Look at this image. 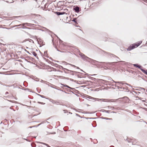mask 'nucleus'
<instances>
[{"label": "nucleus", "instance_id": "63", "mask_svg": "<svg viewBox=\"0 0 147 147\" xmlns=\"http://www.w3.org/2000/svg\"><path fill=\"white\" fill-rule=\"evenodd\" d=\"M43 58H44V59H45V60H47L49 61V60H48V59H47L46 58H44V57H43Z\"/></svg>", "mask_w": 147, "mask_h": 147}, {"label": "nucleus", "instance_id": "36", "mask_svg": "<svg viewBox=\"0 0 147 147\" xmlns=\"http://www.w3.org/2000/svg\"><path fill=\"white\" fill-rule=\"evenodd\" d=\"M53 44L54 45V46L56 49H57V50L58 51H59L57 48V47L55 45L54 42L53 43Z\"/></svg>", "mask_w": 147, "mask_h": 147}, {"label": "nucleus", "instance_id": "46", "mask_svg": "<svg viewBox=\"0 0 147 147\" xmlns=\"http://www.w3.org/2000/svg\"><path fill=\"white\" fill-rule=\"evenodd\" d=\"M104 119H107V120H109L111 119V118H107V117H105L104 118Z\"/></svg>", "mask_w": 147, "mask_h": 147}, {"label": "nucleus", "instance_id": "57", "mask_svg": "<svg viewBox=\"0 0 147 147\" xmlns=\"http://www.w3.org/2000/svg\"><path fill=\"white\" fill-rule=\"evenodd\" d=\"M18 61H19V62H22V61L21 60H18Z\"/></svg>", "mask_w": 147, "mask_h": 147}, {"label": "nucleus", "instance_id": "58", "mask_svg": "<svg viewBox=\"0 0 147 147\" xmlns=\"http://www.w3.org/2000/svg\"><path fill=\"white\" fill-rule=\"evenodd\" d=\"M44 123L43 122H42L41 123L39 124H38V126H39V125H40L41 124H42V123Z\"/></svg>", "mask_w": 147, "mask_h": 147}, {"label": "nucleus", "instance_id": "30", "mask_svg": "<svg viewBox=\"0 0 147 147\" xmlns=\"http://www.w3.org/2000/svg\"><path fill=\"white\" fill-rule=\"evenodd\" d=\"M24 25H24V26H23V28H23V29H25V28H26V29H30V28H28V27H27L26 26H24Z\"/></svg>", "mask_w": 147, "mask_h": 147}, {"label": "nucleus", "instance_id": "7", "mask_svg": "<svg viewBox=\"0 0 147 147\" xmlns=\"http://www.w3.org/2000/svg\"><path fill=\"white\" fill-rule=\"evenodd\" d=\"M24 24L26 25L27 26H28L30 27H32L33 28L35 27L36 26H38V25L32 23H24Z\"/></svg>", "mask_w": 147, "mask_h": 147}, {"label": "nucleus", "instance_id": "18", "mask_svg": "<svg viewBox=\"0 0 147 147\" xmlns=\"http://www.w3.org/2000/svg\"><path fill=\"white\" fill-rule=\"evenodd\" d=\"M100 111H102L103 112H105L109 113L110 112V111L106 110H104V109L100 110Z\"/></svg>", "mask_w": 147, "mask_h": 147}, {"label": "nucleus", "instance_id": "28", "mask_svg": "<svg viewBox=\"0 0 147 147\" xmlns=\"http://www.w3.org/2000/svg\"><path fill=\"white\" fill-rule=\"evenodd\" d=\"M31 146L32 147H35L36 145L35 143H33L31 144Z\"/></svg>", "mask_w": 147, "mask_h": 147}, {"label": "nucleus", "instance_id": "15", "mask_svg": "<svg viewBox=\"0 0 147 147\" xmlns=\"http://www.w3.org/2000/svg\"><path fill=\"white\" fill-rule=\"evenodd\" d=\"M72 71V72H71V74L73 75H74V74H77L78 73H80L79 72L75 71Z\"/></svg>", "mask_w": 147, "mask_h": 147}, {"label": "nucleus", "instance_id": "31", "mask_svg": "<svg viewBox=\"0 0 147 147\" xmlns=\"http://www.w3.org/2000/svg\"><path fill=\"white\" fill-rule=\"evenodd\" d=\"M116 87H117L118 89H122V87H119L118 86H117L116 85H115Z\"/></svg>", "mask_w": 147, "mask_h": 147}, {"label": "nucleus", "instance_id": "59", "mask_svg": "<svg viewBox=\"0 0 147 147\" xmlns=\"http://www.w3.org/2000/svg\"><path fill=\"white\" fill-rule=\"evenodd\" d=\"M24 139L26 140V141H28V142H30V141L28 140L27 139Z\"/></svg>", "mask_w": 147, "mask_h": 147}, {"label": "nucleus", "instance_id": "37", "mask_svg": "<svg viewBox=\"0 0 147 147\" xmlns=\"http://www.w3.org/2000/svg\"><path fill=\"white\" fill-rule=\"evenodd\" d=\"M90 78L92 79L93 80H94V81H96V78H92L91 77H90Z\"/></svg>", "mask_w": 147, "mask_h": 147}, {"label": "nucleus", "instance_id": "24", "mask_svg": "<svg viewBox=\"0 0 147 147\" xmlns=\"http://www.w3.org/2000/svg\"><path fill=\"white\" fill-rule=\"evenodd\" d=\"M68 129V126H65L63 129L64 131H67Z\"/></svg>", "mask_w": 147, "mask_h": 147}, {"label": "nucleus", "instance_id": "48", "mask_svg": "<svg viewBox=\"0 0 147 147\" xmlns=\"http://www.w3.org/2000/svg\"><path fill=\"white\" fill-rule=\"evenodd\" d=\"M25 82H25V81L24 82V84H23V85H24V86H25V87H27V85H26V84H24Z\"/></svg>", "mask_w": 147, "mask_h": 147}, {"label": "nucleus", "instance_id": "35", "mask_svg": "<svg viewBox=\"0 0 147 147\" xmlns=\"http://www.w3.org/2000/svg\"><path fill=\"white\" fill-rule=\"evenodd\" d=\"M100 100H101L102 101L104 102H107V101H106L105 100H107L104 99H101Z\"/></svg>", "mask_w": 147, "mask_h": 147}, {"label": "nucleus", "instance_id": "45", "mask_svg": "<svg viewBox=\"0 0 147 147\" xmlns=\"http://www.w3.org/2000/svg\"><path fill=\"white\" fill-rule=\"evenodd\" d=\"M122 88L123 89V90H127V88H128L127 87H126V88H125L124 87H122Z\"/></svg>", "mask_w": 147, "mask_h": 147}, {"label": "nucleus", "instance_id": "62", "mask_svg": "<svg viewBox=\"0 0 147 147\" xmlns=\"http://www.w3.org/2000/svg\"><path fill=\"white\" fill-rule=\"evenodd\" d=\"M63 111L64 112H67V110H63Z\"/></svg>", "mask_w": 147, "mask_h": 147}, {"label": "nucleus", "instance_id": "27", "mask_svg": "<svg viewBox=\"0 0 147 147\" xmlns=\"http://www.w3.org/2000/svg\"><path fill=\"white\" fill-rule=\"evenodd\" d=\"M58 67L59 68V69H62L63 70L64 68L61 65H58Z\"/></svg>", "mask_w": 147, "mask_h": 147}, {"label": "nucleus", "instance_id": "53", "mask_svg": "<svg viewBox=\"0 0 147 147\" xmlns=\"http://www.w3.org/2000/svg\"><path fill=\"white\" fill-rule=\"evenodd\" d=\"M9 94L8 92H5V95H7V94Z\"/></svg>", "mask_w": 147, "mask_h": 147}, {"label": "nucleus", "instance_id": "22", "mask_svg": "<svg viewBox=\"0 0 147 147\" xmlns=\"http://www.w3.org/2000/svg\"><path fill=\"white\" fill-rule=\"evenodd\" d=\"M45 28L46 29V31H47L48 32V33L49 34H50V35H51V34H52V32L50 30H49L47 29H46V28Z\"/></svg>", "mask_w": 147, "mask_h": 147}, {"label": "nucleus", "instance_id": "23", "mask_svg": "<svg viewBox=\"0 0 147 147\" xmlns=\"http://www.w3.org/2000/svg\"><path fill=\"white\" fill-rule=\"evenodd\" d=\"M86 97L89 99H92L93 100H95V99H96V98H94L92 97H91V96H87Z\"/></svg>", "mask_w": 147, "mask_h": 147}, {"label": "nucleus", "instance_id": "8", "mask_svg": "<svg viewBox=\"0 0 147 147\" xmlns=\"http://www.w3.org/2000/svg\"><path fill=\"white\" fill-rule=\"evenodd\" d=\"M50 101L53 104H55L57 105H61V102H60L57 101L56 100H55L53 99L50 100Z\"/></svg>", "mask_w": 147, "mask_h": 147}, {"label": "nucleus", "instance_id": "10", "mask_svg": "<svg viewBox=\"0 0 147 147\" xmlns=\"http://www.w3.org/2000/svg\"><path fill=\"white\" fill-rule=\"evenodd\" d=\"M63 70V71L66 73L67 74H71V72L72 71V70H69L67 69L64 68Z\"/></svg>", "mask_w": 147, "mask_h": 147}, {"label": "nucleus", "instance_id": "11", "mask_svg": "<svg viewBox=\"0 0 147 147\" xmlns=\"http://www.w3.org/2000/svg\"><path fill=\"white\" fill-rule=\"evenodd\" d=\"M63 63H64V65H71V66L73 67H76V68L77 69H80V68L78 67H76V66L74 65H72V64H69V63H67V62H65V61H63Z\"/></svg>", "mask_w": 147, "mask_h": 147}, {"label": "nucleus", "instance_id": "3", "mask_svg": "<svg viewBox=\"0 0 147 147\" xmlns=\"http://www.w3.org/2000/svg\"><path fill=\"white\" fill-rule=\"evenodd\" d=\"M109 80H112L113 81V82H115V83H118L121 84V85H120V86H121V85L125 86V85H127L128 86H130V84H128L126 83H125L124 82H115L113 80V79L111 78L109 79Z\"/></svg>", "mask_w": 147, "mask_h": 147}, {"label": "nucleus", "instance_id": "41", "mask_svg": "<svg viewBox=\"0 0 147 147\" xmlns=\"http://www.w3.org/2000/svg\"><path fill=\"white\" fill-rule=\"evenodd\" d=\"M26 58H29V59L31 60H32L33 59L31 57H26Z\"/></svg>", "mask_w": 147, "mask_h": 147}, {"label": "nucleus", "instance_id": "40", "mask_svg": "<svg viewBox=\"0 0 147 147\" xmlns=\"http://www.w3.org/2000/svg\"><path fill=\"white\" fill-rule=\"evenodd\" d=\"M38 103L39 104H42V105H44V104H45V103H43L42 102H38Z\"/></svg>", "mask_w": 147, "mask_h": 147}, {"label": "nucleus", "instance_id": "38", "mask_svg": "<svg viewBox=\"0 0 147 147\" xmlns=\"http://www.w3.org/2000/svg\"><path fill=\"white\" fill-rule=\"evenodd\" d=\"M40 82H42V83H45V82H47L46 81H44V80H41Z\"/></svg>", "mask_w": 147, "mask_h": 147}, {"label": "nucleus", "instance_id": "2", "mask_svg": "<svg viewBox=\"0 0 147 147\" xmlns=\"http://www.w3.org/2000/svg\"><path fill=\"white\" fill-rule=\"evenodd\" d=\"M142 41H139L136 43L130 45L127 49L128 51H130L138 47L142 43Z\"/></svg>", "mask_w": 147, "mask_h": 147}, {"label": "nucleus", "instance_id": "64", "mask_svg": "<svg viewBox=\"0 0 147 147\" xmlns=\"http://www.w3.org/2000/svg\"><path fill=\"white\" fill-rule=\"evenodd\" d=\"M110 147H114L113 146H111Z\"/></svg>", "mask_w": 147, "mask_h": 147}, {"label": "nucleus", "instance_id": "39", "mask_svg": "<svg viewBox=\"0 0 147 147\" xmlns=\"http://www.w3.org/2000/svg\"><path fill=\"white\" fill-rule=\"evenodd\" d=\"M5 85V86H7V87L8 86V87H11V86H13L14 85V84L13 85Z\"/></svg>", "mask_w": 147, "mask_h": 147}, {"label": "nucleus", "instance_id": "32", "mask_svg": "<svg viewBox=\"0 0 147 147\" xmlns=\"http://www.w3.org/2000/svg\"><path fill=\"white\" fill-rule=\"evenodd\" d=\"M57 71V70L56 69H55V68H53V70H49V71Z\"/></svg>", "mask_w": 147, "mask_h": 147}, {"label": "nucleus", "instance_id": "60", "mask_svg": "<svg viewBox=\"0 0 147 147\" xmlns=\"http://www.w3.org/2000/svg\"><path fill=\"white\" fill-rule=\"evenodd\" d=\"M57 71H59V72H63L61 71V70H57Z\"/></svg>", "mask_w": 147, "mask_h": 147}, {"label": "nucleus", "instance_id": "52", "mask_svg": "<svg viewBox=\"0 0 147 147\" xmlns=\"http://www.w3.org/2000/svg\"><path fill=\"white\" fill-rule=\"evenodd\" d=\"M76 116H77L79 117H80V116L79 114H76Z\"/></svg>", "mask_w": 147, "mask_h": 147}, {"label": "nucleus", "instance_id": "13", "mask_svg": "<svg viewBox=\"0 0 147 147\" xmlns=\"http://www.w3.org/2000/svg\"><path fill=\"white\" fill-rule=\"evenodd\" d=\"M55 13L58 16H59L60 15H63L65 14L66 13L65 12H58L57 11L55 12Z\"/></svg>", "mask_w": 147, "mask_h": 147}, {"label": "nucleus", "instance_id": "25", "mask_svg": "<svg viewBox=\"0 0 147 147\" xmlns=\"http://www.w3.org/2000/svg\"><path fill=\"white\" fill-rule=\"evenodd\" d=\"M105 63L102 64V65H100V66H105V65H104V64H105V63L107 65L108 64H111L112 63H110V62H107V63H105V62H104Z\"/></svg>", "mask_w": 147, "mask_h": 147}, {"label": "nucleus", "instance_id": "5", "mask_svg": "<svg viewBox=\"0 0 147 147\" xmlns=\"http://www.w3.org/2000/svg\"><path fill=\"white\" fill-rule=\"evenodd\" d=\"M73 10L77 13H79L81 11L80 8L77 5H75L74 6Z\"/></svg>", "mask_w": 147, "mask_h": 147}, {"label": "nucleus", "instance_id": "4", "mask_svg": "<svg viewBox=\"0 0 147 147\" xmlns=\"http://www.w3.org/2000/svg\"><path fill=\"white\" fill-rule=\"evenodd\" d=\"M59 43L61 45V47H64V48H67L69 47V46L68 45H65V42H63V41L61 40L60 38H59Z\"/></svg>", "mask_w": 147, "mask_h": 147}, {"label": "nucleus", "instance_id": "61", "mask_svg": "<svg viewBox=\"0 0 147 147\" xmlns=\"http://www.w3.org/2000/svg\"><path fill=\"white\" fill-rule=\"evenodd\" d=\"M70 92H72V93H73L74 94H75L74 93V92H73V91H70Z\"/></svg>", "mask_w": 147, "mask_h": 147}, {"label": "nucleus", "instance_id": "56", "mask_svg": "<svg viewBox=\"0 0 147 147\" xmlns=\"http://www.w3.org/2000/svg\"><path fill=\"white\" fill-rule=\"evenodd\" d=\"M35 127V126H30V127H29V128H32V127Z\"/></svg>", "mask_w": 147, "mask_h": 147}, {"label": "nucleus", "instance_id": "51", "mask_svg": "<svg viewBox=\"0 0 147 147\" xmlns=\"http://www.w3.org/2000/svg\"><path fill=\"white\" fill-rule=\"evenodd\" d=\"M144 2L147 3V0H143Z\"/></svg>", "mask_w": 147, "mask_h": 147}, {"label": "nucleus", "instance_id": "34", "mask_svg": "<svg viewBox=\"0 0 147 147\" xmlns=\"http://www.w3.org/2000/svg\"><path fill=\"white\" fill-rule=\"evenodd\" d=\"M32 22V23H35V24H38L37 22H36V21H35V20H33Z\"/></svg>", "mask_w": 147, "mask_h": 147}, {"label": "nucleus", "instance_id": "20", "mask_svg": "<svg viewBox=\"0 0 147 147\" xmlns=\"http://www.w3.org/2000/svg\"><path fill=\"white\" fill-rule=\"evenodd\" d=\"M24 25H25V24H24V23L23 24H21L18 25H15L14 27H18V26H21V27H23L24 26Z\"/></svg>", "mask_w": 147, "mask_h": 147}, {"label": "nucleus", "instance_id": "1", "mask_svg": "<svg viewBox=\"0 0 147 147\" xmlns=\"http://www.w3.org/2000/svg\"><path fill=\"white\" fill-rule=\"evenodd\" d=\"M79 55L84 60L88 61L93 64H94L96 65L100 66L102 65V64L105 63L104 62H99L90 58L81 53H80Z\"/></svg>", "mask_w": 147, "mask_h": 147}, {"label": "nucleus", "instance_id": "54", "mask_svg": "<svg viewBox=\"0 0 147 147\" xmlns=\"http://www.w3.org/2000/svg\"><path fill=\"white\" fill-rule=\"evenodd\" d=\"M101 80L102 81H105V82H108V81H106L105 80Z\"/></svg>", "mask_w": 147, "mask_h": 147}, {"label": "nucleus", "instance_id": "9", "mask_svg": "<svg viewBox=\"0 0 147 147\" xmlns=\"http://www.w3.org/2000/svg\"><path fill=\"white\" fill-rule=\"evenodd\" d=\"M63 70V71L66 73L67 74H71V72L72 71V70H69L67 69L64 68Z\"/></svg>", "mask_w": 147, "mask_h": 147}, {"label": "nucleus", "instance_id": "49", "mask_svg": "<svg viewBox=\"0 0 147 147\" xmlns=\"http://www.w3.org/2000/svg\"><path fill=\"white\" fill-rule=\"evenodd\" d=\"M135 93H136V94H138V95H139V94H140V93L139 92H134Z\"/></svg>", "mask_w": 147, "mask_h": 147}, {"label": "nucleus", "instance_id": "55", "mask_svg": "<svg viewBox=\"0 0 147 147\" xmlns=\"http://www.w3.org/2000/svg\"><path fill=\"white\" fill-rule=\"evenodd\" d=\"M140 88L142 89V90H145V89L144 88Z\"/></svg>", "mask_w": 147, "mask_h": 147}, {"label": "nucleus", "instance_id": "42", "mask_svg": "<svg viewBox=\"0 0 147 147\" xmlns=\"http://www.w3.org/2000/svg\"><path fill=\"white\" fill-rule=\"evenodd\" d=\"M64 87H67L68 88H70V87L69 86H68L67 85H64Z\"/></svg>", "mask_w": 147, "mask_h": 147}, {"label": "nucleus", "instance_id": "50", "mask_svg": "<svg viewBox=\"0 0 147 147\" xmlns=\"http://www.w3.org/2000/svg\"><path fill=\"white\" fill-rule=\"evenodd\" d=\"M25 51L28 53H29V54L31 55V54L29 53V52L26 50V49H25Z\"/></svg>", "mask_w": 147, "mask_h": 147}, {"label": "nucleus", "instance_id": "33", "mask_svg": "<svg viewBox=\"0 0 147 147\" xmlns=\"http://www.w3.org/2000/svg\"><path fill=\"white\" fill-rule=\"evenodd\" d=\"M70 89H71L73 91L74 90H75V91H78L77 90H76L75 89V88H72L70 87Z\"/></svg>", "mask_w": 147, "mask_h": 147}, {"label": "nucleus", "instance_id": "16", "mask_svg": "<svg viewBox=\"0 0 147 147\" xmlns=\"http://www.w3.org/2000/svg\"><path fill=\"white\" fill-rule=\"evenodd\" d=\"M32 53L33 55L36 57L38 59H39V58L37 56V54L35 51H32Z\"/></svg>", "mask_w": 147, "mask_h": 147}, {"label": "nucleus", "instance_id": "29", "mask_svg": "<svg viewBox=\"0 0 147 147\" xmlns=\"http://www.w3.org/2000/svg\"><path fill=\"white\" fill-rule=\"evenodd\" d=\"M40 96L42 98H45V96H43L42 95H40V94H36Z\"/></svg>", "mask_w": 147, "mask_h": 147}, {"label": "nucleus", "instance_id": "26", "mask_svg": "<svg viewBox=\"0 0 147 147\" xmlns=\"http://www.w3.org/2000/svg\"><path fill=\"white\" fill-rule=\"evenodd\" d=\"M129 73H132L133 74H135V72L131 70H129Z\"/></svg>", "mask_w": 147, "mask_h": 147}, {"label": "nucleus", "instance_id": "44", "mask_svg": "<svg viewBox=\"0 0 147 147\" xmlns=\"http://www.w3.org/2000/svg\"><path fill=\"white\" fill-rule=\"evenodd\" d=\"M28 90V91H29V92H31L30 91V89H28V88H26V89H24V90Z\"/></svg>", "mask_w": 147, "mask_h": 147}, {"label": "nucleus", "instance_id": "47", "mask_svg": "<svg viewBox=\"0 0 147 147\" xmlns=\"http://www.w3.org/2000/svg\"><path fill=\"white\" fill-rule=\"evenodd\" d=\"M25 60L27 62H28L30 63H31V62H30V61H28V60L27 59H25Z\"/></svg>", "mask_w": 147, "mask_h": 147}, {"label": "nucleus", "instance_id": "17", "mask_svg": "<svg viewBox=\"0 0 147 147\" xmlns=\"http://www.w3.org/2000/svg\"><path fill=\"white\" fill-rule=\"evenodd\" d=\"M36 142L37 143H39L41 144H42L45 145L47 146V147H51L50 146H49L48 144H47L46 143H44L43 142Z\"/></svg>", "mask_w": 147, "mask_h": 147}, {"label": "nucleus", "instance_id": "6", "mask_svg": "<svg viewBox=\"0 0 147 147\" xmlns=\"http://www.w3.org/2000/svg\"><path fill=\"white\" fill-rule=\"evenodd\" d=\"M37 41L38 43L40 45V47H41L45 45L44 43H43V41L40 38H38L37 40Z\"/></svg>", "mask_w": 147, "mask_h": 147}, {"label": "nucleus", "instance_id": "43", "mask_svg": "<svg viewBox=\"0 0 147 147\" xmlns=\"http://www.w3.org/2000/svg\"><path fill=\"white\" fill-rule=\"evenodd\" d=\"M49 69H51V70H53V67H50L49 66Z\"/></svg>", "mask_w": 147, "mask_h": 147}, {"label": "nucleus", "instance_id": "19", "mask_svg": "<svg viewBox=\"0 0 147 147\" xmlns=\"http://www.w3.org/2000/svg\"><path fill=\"white\" fill-rule=\"evenodd\" d=\"M141 71L144 74L147 75V70H145L143 69H141Z\"/></svg>", "mask_w": 147, "mask_h": 147}, {"label": "nucleus", "instance_id": "12", "mask_svg": "<svg viewBox=\"0 0 147 147\" xmlns=\"http://www.w3.org/2000/svg\"><path fill=\"white\" fill-rule=\"evenodd\" d=\"M133 66L134 67H137L139 69H140L141 70V69H142V66H141L139 65L138 64H133Z\"/></svg>", "mask_w": 147, "mask_h": 147}, {"label": "nucleus", "instance_id": "21", "mask_svg": "<svg viewBox=\"0 0 147 147\" xmlns=\"http://www.w3.org/2000/svg\"><path fill=\"white\" fill-rule=\"evenodd\" d=\"M76 20V18H73V20L72 21L74 22L75 23V24H77L78 23Z\"/></svg>", "mask_w": 147, "mask_h": 147}, {"label": "nucleus", "instance_id": "14", "mask_svg": "<svg viewBox=\"0 0 147 147\" xmlns=\"http://www.w3.org/2000/svg\"><path fill=\"white\" fill-rule=\"evenodd\" d=\"M39 52L41 54V55L43 56H44L45 57H48L47 56H48V54L47 53V51H46L44 52V55H43L42 53L40 51H39Z\"/></svg>", "mask_w": 147, "mask_h": 147}]
</instances>
